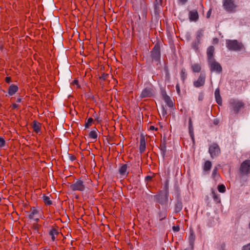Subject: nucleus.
Here are the masks:
<instances>
[{"label": "nucleus", "instance_id": "4c0bfd02", "mask_svg": "<svg viewBox=\"0 0 250 250\" xmlns=\"http://www.w3.org/2000/svg\"><path fill=\"white\" fill-rule=\"evenodd\" d=\"M172 230L174 231V232H178L180 230V227H179V226L177 225L176 226H173L172 227Z\"/></svg>", "mask_w": 250, "mask_h": 250}, {"label": "nucleus", "instance_id": "2eb2a0df", "mask_svg": "<svg viewBox=\"0 0 250 250\" xmlns=\"http://www.w3.org/2000/svg\"><path fill=\"white\" fill-rule=\"evenodd\" d=\"M39 213V211L35 207H32L30 209V213L28 214V218L30 219H34V217Z\"/></svg>", "mask_w": 250, "mask_h": 250}, {"label": "nucleus", "instance_id": "a878e982", "mask_svg": "<svg viewBox=\"0 0 250 250\" xmlns=\"http://www.w3.org/2000/svg\"><path fill=\"white\" fill-rule=\"evenodd\" d=\"M163 0H155L154 6L156 10H159L160 6L162 4Z\"/></svg>", "mask_w": 250, "mask_h": 250}, {"label": "nucleus", "instance_id": "9b49d317", "mask_svg": "<svg viewBox=\"0 0 250 250\" xmlns=\"http://www.w3.org/2000/svg\"><path fill=\"white\" fill-rule=\"evenodd\" d=\"M206 80V75L201 73L197 81H194L193 85L195 87H199L204 85Z\"/></svg>", "mask_w": 250, "mask_h": 250}, {"label": "nucleus", "instance_id": "cd10ccee", "mask_svg": "<svg viewBox=\"0 0 250 250\" xmlns=\"http://www.w3.org/2000/svg\"><path fill=\"white\" fill-rule=\"evenodd\" d=\"M93 122V119L92 118H89L88 119L87 122L85 123L84 125V126L85 128H88L91 125L92 123Z\"/></svg>", "mask_w": 250, "mask_h": 250}, {"label": "nucleus", "instance_id": "b1692460", "mask_svg": "<svg viewBox=\"0 0 250 250\" xmlns=\"http://www.w3.org/2000/svg\"><path fill=\"white\" fill-rule=\"evenodd\" d=\"M33 127L35 132H38L40 130L41 125L40 123L36 121H34Z\"/></svg>", "mask_w": 250, "mask_h": 250}, {"label": "nucleus", "instance_id": "dca6fc26", "mask_svg": "<svg viewBox=\"0 0 250 250\" xmlns=\"http://www.w3.org/2000/svg\"><path fill=\"white\" fill-rule=\"evenodd\" d=\"M18 90V87L15 84H11L8 88V94L12 96L16 93Z\"/></svg>", "mask_w": 250, "mask_h": 250}, {"label": "nucleus", "instance_id": "f257e3e1", "mask_svg": "<svg viewBox=\"0 0 250 250\" xmlns=\"http://www.w3.org/2000/svg\"><path fill=\"white\" fill-rule=\"evenodd\" d=\"M226 46L231 51H239L245 49V47L241 42L236 40H227Z\"/></svg>", "mask_w": 250, "mask_h": 250}, {"label": "nucleus", "instance_id": "e433bc0d", "mask_svg": "<svg viewBox=\"0 0 250 250\" xmlns=\"http://www.w3.org/2000/svg\"><path fill=\"white\" fill-rule=\"evenodd\" d=\"M5 141L3 138L0 137V147H3L5 145Z\"/></svg>", "mask_w": 250, "mask_h": 250}, {"label": "nucleus", "instance_id": "c9c22d12", "mask_svg": "<svg viewBox=\"0 0 250 250\" xmlns=\"http://www.w3.org/2000/svg\"><path fill=\"white\" fill-rule=\"evenodd\" d=\"M241 250H250V243L243 246Z\"/></svg>", "mask_w": 250, "mask_h": 250}, {"label": "nucleus", "instance_id": "6ab92c4d", "mask_svg": "<svg viewBox=\"0 0 250 250\" xmlns=\"http://www.w3.org/2000/svg\"><path fill=\"white\" fill-rule=\"evenodd\" d=\"M59 233V231L55 228L51 229L49 231V234L51 236V239L53 241H54L56 239L55 235H58Z\"/></svg>", "mask_w": 250, "mask_h": 250}, {"label": "nucleus", "instance_id": "c03bdc74", "mask_svg": "<svg viewBox=\"0 0 250 250\" xmlns=\"http://www.w3.org/2000/svg\"><path fill=\"white\" fill-rule=\"evenodd\" d=\"M72 84L73 85H76L77 86H78V81L77 80H74Z\"/></svg>", "mask_w": 250, "mask_h": 250}, {"label": "nucleus", "instance_id": "ea45409f", "mask_svg": "<svg viewBox=\"0 0 250 250\" xmlns=\"http://www.w3.org/2000/svg\"><path fill=\"white\" fill-rule=\"evenodd\" d=\"M212 194L214 200L217 201L219 199L218 196L216 194L214 191L212 192Z\"/></svg>", "mask_w": 250, "mask_h": 250}, {"label": "nucleus", "instance_id": "09e8293b", "mask_svg": "<svg viewBox=\"0 0 250 250\" xmlns=\"http://www.w3.org/2000/svg\"><path fill=\"white\" fill-rule=\"evenodd\" d=\"M18 105L17 104H13V107L14 108H18Z\"/></svg>", "mask_w": 250, "mask_h": 250}, {"label": "nucleus", "instance_id": "0eeeda50", "mask_svg": "<svg viewBox=\"0 0 250 250\" xmlns=\"http://www.w3.org/2000/svg\"><path fill=\"white\" fill-rule=\"evenodd\" d=\"M208 62L210 70L211 72L215 71L218 73H220L222 72V66H221L220 64L215 61V60L209 61Z\"/></svg>", "mask_w": 250, "mask_h": 250}, {"label": "nucleus", "instance_id": "ddd939ff", "mask_svg": "<svg viewBox=\"0 0 250 250\" xmlns=\"http://www.w3.org/2000/svg\"><path fill=\"white\" fill-rule=\"evenodd\" d=\"M214 52V47L213 46H210L207 49V57L208 62L213 60H215L213 58V54Z\"/></svg>", "mask_w": 250, "mask_h": 250}, {"label": "nucleus", "instance_id": "473e14b6", "mask_svg": "<svg viewBox=\"0 0 250 250\" xmlns=\"http://www.w3.org/2000/svg\"><path fill=\"white\" fill-rule=\"evenodd\" d=\"M218 190L220 192L224 193L226 191V187L224 185H220L218 186Z\"/></svg>", "mask_w": 250, "mask_h": 250}, {"label": "nucleus", "instance_id": "a19ab883", "mask_svg": "<svg viewBox=\"0 0 250 250\" xmlns=\"http://www.w3.org/2000/svg\"><path fill=\"white\" fill-rule=\"evenodd\" d=\"M69 158L71 161H73L76 159L75 156L70 154L69 155Z\"/></svg>", "mask_w": 250, "mask_h": 250}, {"label": "nucleus", "instance_id": "864d4df0", "mask_svg": "<svg viewBox=\"0 0 250 250\" xmlns=\"http://www.w3.org/2000/svg\"><path fill=\"white\" fill-rule=\"evenodd\" d=\"M218 123V121H217V120L216 121L215 120L214 122V124L215 125H217Z\"/></svg>", "mask_w": 250, "mask_h": 250}, {"label": "nucleus", "instance_id": "7c9ffc66", "mask_svg": "<svg viewBox=\"0 0 250 250\" xmlns=\"http://www.w3.org/2000/svg\"><path fill=\"white\" fill-rule=\"evenodd\" d=\"M195 240V235L193 232H190V236L189 237V241L190 245H192Z\"/></svg>", "mask_w": 250, "mask_h": 250}, {"label": "nucleus", "instance_id": "39448f33", "mask_svg": "<svg viewBox=\"0 0 250 250\" xmlns=\"http://www.w3.org/2000/svg\"><path fill=\"white\" fill-rule=\"evenodd\" d=\"M152 60L156 62H159L161 57L160 47L158 44H155L151 52Z\"/></svg>", "mask_w": 250, "mask_h": 250}, {"label": "nucleus", "instance_id": "20e7f679", "mask_svg": "<svg viewBox=\"0 0 250 250\" xmlns=\"http://www.w3.org/2000/svg\"><path fill=\"white\" fill-rule=\"evenodd\" d=\"M154 200L161 205L166 204L168 201V195L166 193L161 192L154 196Z\"/></svg>", "mask_w": 250, "mask_h": 250}, {"label": "nucleus", "instance_id": "4be33fe9", "mask_svg": "<svg viewBox=\"0 0 250 250\" xmlns=\"http://www.w3.org/2000/svg\"><path fill=\"white\" fill-rule=\"evenodd\" d=\"M183 205L181 201H177L175 204L174 211L175 213L179 212L182 209Z\"/></svg>", "mask_w": 250, "mask_h": 250}, {"label": "nucleus", "instance_id": "c85d7f7f", "mask_svg": "<svg viewBox=\"0 0 250 250\" xmlns=\"http://www.w3.org/2000/svg\"><path fill=\"white\" fill-rule=\"evenodd\" d=\"M89 136L93 139H96L97 138V134L96 131H91L89 134Z\"/></svg>", "mask_w": 250, "mask_h": 250}, {"label": "nucleus", "instance_id": "5fc2aeb1", "mask_svg": "<svg viewBox=\"0 0 250 250\" xmlns=\"http://www.w3.org/2000/svg\"><path fill=\"white\" fill-rule=\"evenodd\" d=\"M163 150H164V151H166V147L165 146H164V147H163Z\"/></svg>", "mask_w": 250, "mask_h": 250}, {"label": "nucleus", "instance_id": "72a5a7b5", "mask_svg": "<svg viewBox=\"0 0 250 250\" xmlns=\"http://www.w3.org/2000/svg\"><path fill=\"white\" fill-rule=\"evenodd\" d=\"M203 35V31L202 30H200L197 32V39H200Z\"/></svg>", "mask_w": 250, "mask_h": 250}, {"label": "nucleus", "instance_id": "bb28decb", "mask_svg": "<svg viewBox=\"0 0 250 250\" xmlns=\"http://www.w3.org/2000/svg\"><path fill=\"white\" fill-rule=\"evenodd\" d=\"M180 75L182 81L184 82L187 77V74L186 73V69L185 68L182 69Z\"/></svg>", "mask_w": 250, "mask_h": 250}, {"label": "nucleus", "instance_id": "4468645a", "mask_svg": "<svg viewBox=\"0 0 250 250\" xmlns=\"http://www.w3.org/2000/svg\"><path fill=\"white\" fill-rule=\"evenodd\" d=\"M199 18L197 10H194L189 13V18L190 21H196Z\"/></svg>", "mask_w": 250, "mask_h": 250}, {"label": "nucleus", "instance_id": "aec40b11", "mask_svg": "<svg viewBox=\"0 0 250 250\" xmlns=\"http://www.w3.org/2000/svg\"><path fill=\"white\" fill-rule=\"evenodd\" d=\"M140 152L143 153L146 149V141L144 137H142L140 139Z\"/></svg>", "mask_w": 250, "mask_h": 250}, {"label": "nucleus", "instance_id": "58836bf2", "mask_svg": "<svg viewBox=\"0 0 250 250\" xmlns=\"http://www.w3.org/2000/svg\"><path fill=\"white\" fill-rule=\"evenodd\" d=\"M217 168H216V167H215V168L213 169V171H212V177H213V178H215V176H216V174H217Z\"/></svg>", "mask_w": 250, "mask_h": 250}, {"label": "nucleus", "instance_id": "49530a36", "mask_svg": "<svg viewBox=\"0 0 250 250\" xmlns=\"http://www.w3.org/2000/svg\"><path fill=\"white\" fill-rule=\"evenodd\" d=\"M152 179V177L150 176H147L146 177V181H149V180H151Z\"/></svg>", "mask_w": 250, "mask_h": 250}, {"label": "nucleus", "instance_id": "423d86ee", "mask_svg": "<svg viewBox=\"0 0 250 250\" xmlns=\"http://www.w3.org/2000/svg\"><path fill=\"white\" fill-rule=\"evenodd\" d=\"M209 153L212 158L218 156L221 153L219 146L216 143H213L209 147Z\"/></svg>", "mask_w": 250, "mask_h": 250}, {"label": "nucleus", "instance_id": "3c124183", "mask_svg": "<svg viewBox=\"0 0 250 250\" xmlns=\"http://www.w3.org/2000/svg\"><path fill=\"white\" fill-rule=\"evenodd\" d=\"M21 98H18V99H17V103H20V102H21Z\"/></svg>", "mask_w": 250, "mask_h": 250}, {"label": "nucleus", "instance_id": "c756f323", "mask_svg": "<svg viewBox=\"0 0 250 250\" xmlns=\"http://www.w3.org/2000/svg\"><path fill=\"white\" fill-rule=\"evenodd\" d=\"M167 217V212L166 211H161L159 213V217L160 221H162L164 219L166 218Z\"/></svg>", "mask_w": 250, "mask_h": 250}, {"label": "nucleus", "instance_id": "6e6552de", "mask_svg": "<svg viewBox=\"0 0 250 250\" xmlns=\"http://www.w3.org/2000/svg\"><path fill=\"white\" fill-rule=\"evenodd\" d=\"M240 171L243 174L250 173V160H246L241 164Z\"/></svg>", "mask_w": 250, "mask_h": 250}, {"label": "nucleus", "instance_id": "603ef678", "mask_svg": "<svg viewBox=\"0 0 250 250\" xmlns=\"http://www.w3.org/2000/svg\"><path fill=\"white\" fill-rule=\"evenodd\" d=\"M213 41H214V42H216L217 43L218 42V39L215 38V39H214Z\"/></svg>", "mask_w": 250, "mask_h": 250}, {"label": "nucleus", "instance_id": "f3484780", "mask_svg": "<svg viewBox=\"0 0 250 250\" xmlns=\"http://www.w3.org/2000/svg\"><path fill=\"white\" fill-rule=\"evenodd\" d=\"M215 97L217 103L219 105H222V98L220 94V91L219 88H217L215 91Z\"/></svg>", "mask_w": 250, "mask_h": 250}, {"label": "nucleus", "instance_id": "de8ad7c7", "mask_svg": "<svg viewBox=\"0 0 250 250\" xmlns=\"http://www.w3.org/2000/svg\"><path fill=\"white\" fill-rule=\"evenodd\" d=\"M210 13H211V10H209L208 12V13H207V18H208L210 16Z\"/></svg>", "mask_w": 250, "mask_h": 250}, {"label": "nucleus", "instance_id": "5701e85b", "mask_svg": "<svg viewBox=\"0 0 250 250\" xmlns=\"http://www.w3.org/2000/svg\"><path fill=\"white\" fill-rule=\"evenodd\" d=\"M211 163L209 161H207L204 164L203 169L204 171H209L211 167Z\"/></svg>", "mask_w": 250, "mask_h": 250}, {"label": "nucleus", "instance_id": "1a4fd4ad", "mask_svg": "<svg viewBox=\"0 0 250 250\" xmlns=\"http://www.w3.org/2000/svg\"><path fill=\"white\" fill-rule=\"evenodd\" d=\"M223 7L226 11L231 12L234 10L235 6L232 0H224Z\"/></svg>", "mask_w": 250, "mask_h": 250}, {"label": "nucleus", "instance_id": "393cba45", "mask_svg": "<svg viewBox=\"0 0 250 250\" xmlns=\"http://www.w3.org/2000/svg\"><path fill=\"white\" fill-rule=\"evenodd\" d=\"M43 201L47 205H51L52 204L49 196L43 195L42 197Z\"/></svg>", "mask_w": 250, "mask_h": 250}, {"label": "nucleus", "instance_id": "a18cd8bd", "mask_svg": "<svg viewBox=\"0 0 250 250\" xmlns=\"http://www.w3.org/2000/svg\"><path fill=\"white\" fill-rule=\"evenodd\" d=\"M149 129L150 130H157V128H155L154 126L153 125H151L150 127H149Z\"/></svg>", "mask_w": 250, "mask_h": 250}, {"label": "nucleus", "instance_id": "79ce46f5", "mask_svg": "<svg viewBox=\"0 0 250 250\" xmlns=\"http://www.w3.org/2000/svg\"><path fill=\"white\" fill-rule=\"evenodd\" d=\"M176 91L178 92V93H179L180 92V89L179 84L178 83L176 85Z\"/></svg>", "mask_w": 250, "mask_h": 250}, {"label": "nucleus", "instance_id": "f8f14e48", "mask_svg": "<svg viewBox=\"0 0 250 250\" xmlns=\"http://www.w3.org/2000/svg\"><path fill=\"white\" fill-rule=\"evenodd\" d=\"M128 166L127 164H123L119 169V172L120 175L123 177H125L127 176L128 172H127Z\"/></svg>", "mask_w": 250, "mask_h": 250}, {"label": "nucleus", "instance_id": "412c9836", "mask_svg": "<svg viewBox=\"0 0 250 250\" xmlns=\"http://www.w3.org/2000/svg\"><path fill=\"white\" fill-rule=\"evenodd\" d=\"M192 71L194 73H199L201 70V65L199 63H194L191 66Z\"/></svg>", "mask_w": 250, "mask_h": 250}, {"label": "nucleus", "instance_id": "7ed1b4c3", "mask_svg": "<svg viewBox=\"0 0 250 250\" xmlns=\"http://www.w3.org/2000/svg\"><path fill=\"white\" fill-rule=\"evenodd\" d=\"M70 188L73 191H83L86 188V185L82 179H78L70 186Z\"/></svg>", "mask_w": 250, "mask_h": 250}, {"label": "nucleus", "instance_id": "a211bd4d", "mask_svg": "<svg viewBox=\"0 0 250 250\" xmlns=\"http://www.w3.org/2000/svg\"><path fill=\"white\" fill-rule=\"evenodd\" d=\"M163 99L165 102L167 103V105L169 107H172L173 106V103L172 101L171 100L170 98L166 94H164L163 95Z\"/></svg>", "mask_w": 250, "mask_h": 250}, {"label": "nucleus", "instance_id": "8fccbe9b", "mask_svg": "<svg viewBox=\"0 0 250 250\" xmlns=\"http://www.w3.org/2000/svg\"><path fill=\"white\" fill-rule=\"evenodd\" d=\"M180 2H182L183 3H186L188 0H179Z\"/></svg>", "mask_w": 250, "mask_h": 250}, {"label": "nucleus", "instance_id": "37998d69", "mask_svg": "<svg viewBox=\"0 0 250 250\" xmlns=\"http://www.w3.org/2000/svg\"><path fill=\"white\" fill-rule=\"evenodd\" d=\"M5 81L7 83H10L11 82V78L10 77H6L5 78Z\"/></svg>", "mask_w": 250, "mask_h": 250}, {"label": "nucleus", "instance_id": "9d476101", "mask_svg": "<svg viewBox=\"0 0 250 250\" xmlns=\"http://www.w3.org/2000/svg\"><path fill=\"white\" fill-rule=\"evenodd\" d=\"M154 91L150 87H146L143 90L140 95V98H145L153 96Z\"/></svg>", "mask_w": 250, "mask_h": 250}, {"label": "nucleus", "instance_id": "f03ea898", "mask_svg": "<svg viewBox=\"0 0 250 250\" xmlns=\"http://www.w3.org/2000/svg\"><path fill=\"white\" fill-rule=\"evenodd\" d=\"M244 106V103L238 100L233 99L229 102V109L235 114H237Z\"/></svg>", "mask_w": 250, "mask_h": 250}, {"label": "nucleus", "instance_id": "2f4dec72", "mask_svg": "<svg viewBox=\"0 0 250 250\" xmlns=\"http://www.w3.org/2000/svg\"><path fill=\"white\" fill-rule=\"evenodd\" d=\"M189 134L191 136L193 135V127H192V121L191 119H189Z\"/></svg>", "mask_w": 250, "mask_h": 250}, {"label": "nucleus", "instance_id": "f704fd0d", "mask_svg": "<svg viewBox=\"0 0 250 250\" xmlns=\"http://www.w3.org/2000/svg\"><path fill=\"white\" fill-rule=\"evenodd\" d=\"M108 77V74L103 73L102 74V75L100 77V79L104 81V80H106V79Z\"/></svg>", "mask_w": 250, "mask_h": 250}]
</instances>
